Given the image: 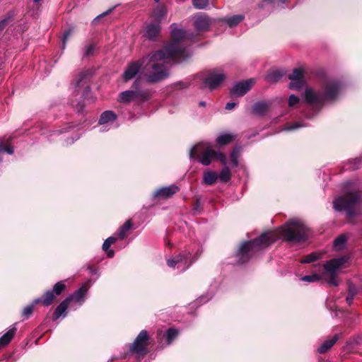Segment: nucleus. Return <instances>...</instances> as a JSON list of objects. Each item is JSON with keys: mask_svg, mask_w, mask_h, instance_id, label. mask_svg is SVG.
<instances>
[{"mask_svg": "<svg viewBox=\"0 0 362 362\" xmlns=\"http://www.w3.org/2000/svg\"><path fill=\"white\" fill-rule=\"evenodd\" d=\"M218 174L212 170H207L204 173L203 181L207 185H212L216 182Z\"/></svg>", "mask_w": 362, "mask_h": 362, "instance_id": "b1692460", "label": "nucleus"}, {"mask_svg": "<svg viewBox=\"0 0 362 362\" xmlns=\"http://www.w3.org/2000/svg\"><path fill=\"white\" fill-rule=\"evenodd\" d=\"M341 90V84L337 81H329L325 86V92H316L312 88H307L304 95L306 102L313 106L320 107L325 101L335 99Z\"/></svg>", "mask_w": 362, "mask_h": 362, "instance_id": "20e7f679", "label": "nucleus"}, {"mask_svg": "<svg viewBox=\"0 0 362 362\" xmlns=\"http://www.w3.org/2000/svg\"><path fill=\"white\" fill-rule=\"evenodd\" d=\"M4 152L7 153L8 154H13V148L10 145L6 144L4 139L3 138H0V153Z\"/></svg>", "mask_w": 362, "mask_h": 362, "instance_id": "c9c22d12", "label": "nucleus"}, {"mask_svg": "<svg viewBox=\"0 0 362 362\" xmlns=\"http://www.w3.org/2000/svg\"><path fill=\"white\" fill-rule=\"evenodd\" d=\"M339 336L337 334L334 335L332 339L326 340L317 349V351L320 354L326 353L328 350H329L332 346L336 343L338 340Z\"/></svg>", "mask_w": 362, "mask_h": 362, "instance_id": "a878e982", "label": "nucleus"}, {"mask_svg": "<svg viewBox=\"0 0 362 362\" xmlns=\"http://www.w3.org/2000/svg\"><path fill=\"white\" fill-rule=\"evenodd\" d=\"M132 228V223L130 221H126V223L122 226L117 231V235L121 239H124L127 235V232Z\"/></svg>", "mask_w": 362, "mask_h": 362, "instance_id": "72a5a7b5", "label": "nucleus"}, {"mask_svg": "<svg viewBox=\"0 0 362 362\" xmlns=\"http://www.w3.org/2000/svg\"><path fill=\"white\" fill-rule=\"evenodd\" d=\"M114 8H115V7H112V8H109L107 11H106L103 12V13L100 14L99 16H98L96 18H94L93 21H97L101 17L110 14L114 10Z\"/></svg>", "mask_w": 362, "mask_h": 362, "instance_id": "8fccbe9b", "label": "nucleus"}, {"mask_svg": "<svg viewBox=\"0 0 362 362\" xmlns=\"http://www.w3.org/2000/svg\"><path fill=\"white\" fill-rule=\"evenodd\" d=\"M231 178V173L228 167H225L218 175V179L222 182H227Z\"/></svg>", "mask_w": 362, "mask_h": 362, "instance_id": "2f4dec72", "label": "nucleus"}, {"mask_svg": "<svg viewBox=\"0 0 362 362\" xmlns=\"http://www.w3.org/2000/svg\"><path fill=\"white\" fill-rule=\"evenodd\" d=\"M239 153H240V148L238 147L235 148L234 150L231 153V155H230L231 163L233 166H237L238 165Z\"/></svg>", "mask_w": 362, "mask_h": 362, "instance_id": "4c0bfd02", "label": "nucleus"}, {"mask_svg": "<svg viewBox=\"0 0 362 362\" xmlns=\"http://www.w3.org/2000/svg\"><path fill=\"white\" fill-rule=\"evenodd\" d=\"M94 49H95V46L93 45H87L84 49L83 54L86 57H89L90 55H91L93 53Z\"/></svg>", "mask_w": 362, "mask_h": 362, "instance_id": "de8ad7c7", "label": "nucleus"}, {"mask_svg": "<svg viewBox=\"0 0 362 362\" xmlns=\"http://www.w3.org/2000/svg\"><path fill=\"white\" fill-rule=\"evenodd\" d=\"M282 76L283 74L280 71L272 70L267 73L266 75V79L270 83H276L281 79Z\"/></svg>", "mask_w": 362, "mask_h": 362, "instance_id": "7c9ffc66", "label": "nucleus"}, {"mask_svg": "<svg viewBox=\"0 0 362 362\" xmlns=\"http://www.w3.org/2000/svg\"><path fill=\"white\" fill-rule=\"evenodd\" d=\"M349 293L351 295L353 294V296H355V295L357 293L356 288L354 286H350L349 288Z\"/></svg>", "mask_w": 362, "mask_h": 362, "instance_id": "3c124183", "label": "nucleus"}, {"mask_svg": "<svg viewBox=\"0 0 362 362\" xmlns=\"http://www.w3.org/2000/svg\"><path fill=\"white\" fill-rule=\"evenodd\" d=\"M57 296L52 291H47L41 298H36L34 300L35 303H42L45 306L50 305Z\"/></svg>", "mask_w": 362, "mask_h": 362, "instance_id": "aec40b11", "label": "nucleus"}, {"mask_svg": "<svg viewBox=\"0 0 362 362\" xmlns=\"http://www.w3.org/2000/svg\"><path fill=\"white\" fill-rule=\"evenodd\" d=\"M190 158H198V161L203 165H209L212 160L218 158L221 162L226 165V159L223 153L216 152L211 146L206 143H199L192 147L189 152Z\"/></svg>", "mask_w": 362, "mask_h": 362, "instance_id": "423d86ee", "label": "nucleus"}, {"mask_svg": "<svg viewBox=\"0 0 362 362\" xmlns=\"http://www.w3.org/2000/svg\"><path fill=\"white\" fill-rule=\"evenodd\" d=\"M77 106H78L77 107V110H78V112L81 111L83 110V106L81 105L80 104H78Z\"/></svg>", "mask_w": 362, "mask_h": 362, "instance_id": "5fc2aeb1", "label": "nucleus"}, {"mask_svg": "<svg viewBox=\"0 0 362 362\" xmlns=\"http://www.w3.org/2000/svg\"><path fill=\"white\" fill-rule=\"evenodd\" d=\"M305 127V125L301 122H294L293 124H289L285 126L284 130L285 131H291L297 129L300 127Z\"/></svg>", "mask_w": 362, "mask_h": 362, "instance_id": "ea45409f", "label": "nucleus"}, {"mask_svg": "<svg viewBox=\"0 0 362 362\" xmlns=\"http://www.w3.org/2000/svg\"><path fill=\"white\" fill-rule=\"evenodd\" d=\"M300 279L303 281L315 282V281H317L318 280H320V276L319 274H312V275H308V276H303Z\"/></svg>", "mask_w": 362, "mask_h": 362, "instance_id": "a19ab883", "label": "nucleus"}, {"mask_svg": "<svg viewBox=\"0 0 362 362\" xmlns=\"http://www.w3.org/2000/svg\"><path fill=\"white\" fill-rule=\"evenodd\" d=\"M288 78L291 81L289 85L290 88L293 90L302 88L305 84L304 69L303 68L293 69V72L288 76Z\"/></svg>", "mask_w": 362, "mask_h": 362, "instance_id": "f8f14e48", "label": "nucleus"}, {"mask_svg": "<svg viewBox=\"0 0 362 362\" xmlns=\"http://www.w3.org/2000/svg\"><path fill=\"white\" fill-rule=\"evenodd\" d=\"M142 66H144V58L141 61L130 63L122 75L123 79L125 81L132 79L139 72Z\"/></svg>", "mask_w": 362, "mask_h": 362, "instance_id": "2eb2a0df", "label": "nucleus"}, {"mask_svg": "<svg viewBox=\"0 0 362 362\" xmlns=\"http://www.w3.org/2000/svg\"><path fill=\"white\" fill-rule=\"evenodd\" d=\"M160 30L158 23L149 24L146 28L145 35L150 40H153L158 35Z\"/></svg>", "mask_w": 362, "mask_h": 362, "instance_id": "4be33fe9", "label": "nucleus"}, {"mask_svg": "<svg viewBox=\"0 0 362 362\" xmlns=\"http://www.w3.org/2000/svg\"><path fill=\"white\" fill-rule=\"evenodd\" d=\"M193 6L197 9H203L206 7L209 0H193Z\"/></svg>", "mask_w": 362, "mask_h": 362, "instance_id": "58836bf2", "label": "nucleus"}, {"mask_svg": "<svg viewBox=\"0 0 362 362\" xmlns=\"http://www.w3.org/2000/svg\"><path fill=\"white\" fill-rule=\"evenodd\" d=\"M287 0H280L282 4H284Z\"/></svg>", "mask_w": 362, "mask_h": 362, "instance_id": "052dcab7", "label": "nucleus"}, {"mask_svg": "<svg viewBox=\"0 0 362 362\" xmlns=\"http://www.w3.org/2000/svg\"><path fill=\"white\" fill-rule=\"evenodd\" d=\"M171 28L173 42L163 49L152 52L144 57L143 75L148 83H158L169 76L170 73L164 59H173L180 62L190 56L184 44L185 40L190 38L189 35L184 30L180 29L176 24L171 25Z\"/></svg>", "mask_w": 362, "mask_h": 362, "instance_id": "f257e3e1", "label": "nucleus"}, {"mask_svg": "<svg viewBox=\"0 0 362 362\" xmlns=\"http://www.w3.org/2000/svg\"><path fill=\"white\" fill-rule=\"evenodd\" d=\"M166 8L163 6L158 5L153 10L152 17L156 21V23L159 24L162 19L166 16Z\"/></svg>", "mask_w": 362, "mask_h": 362, "instance_id": "393cba45", "label": "nucleus"}, {"mask_svg": "<svg viewBox=\"0 0 362 362\" xmlns=\"http://www.w3.org/2000/svg\"><path fill=\"white\" fill-rule=\"evenodd\" d=\"M348 257L342 256L332 259L324 264L325 270L331 276V279L329 281V284L331 286H337L338 285V281L335 278V274L339 269L345 268L348 266Z\"/></svg>", "mask_w": 362, "mask_h": 362, "instance_id": "0eeeda50", "label": "nucleus"}, {"mask_svg": "<svg viewBox=\"0 0 362 362\" xmlns=\"http://www.w3.org/2000/svg\"><path fill=\"white\" fill-rule=\"evenodd\" d=\"M244 19L243 15H235L227 18L221 19L223 22L226 23L229 27L233 28L236 26Z\"/></svg>", "mask_w": 362, "mask_h": 362, "instance_id": "cd10ccee", "label": "nucleus"}, {"mask_svg": "<svg viewBox=\"0 0 362 362\" xmlns=\"http://www.w3.org/2000/svg\"><path fill=\"white\" fill-rule=\"evenodd\" d=\"M70 303V298H66L55 309L53 314V320H56L59 318L66 311L68 305Z\"/></svg>", "mask_w": 362, "mask_h": 362, "instance_id": "412c9836", "label": "nucleus"}, {"mask_svg": "<svg viewBox=\"0 0 362 362\" xmlns=\"http://www.w3.org/2000/svg\"><path fill=\"white\" fill-rule=\"evenodd\" d=\"M73 33V30L69 29L66 30L63 35V42H62V48L64 49L66 46V41L69 36Z\"/></svg>", "mask_w": 362, "mask_h": 362, "instance_id": "09e8293b", "label": "nucleus"}, {"mask_svg": "<svg viewBox=\"0 0 362 362\" xmlns=\"http://www.w3.org/2000/svg\"><path fill=\"white\" fill-rule=\"evenodd\" d=\"M13 13H8L2 20L0 21V26L4 29L8 25V22L13 19Z\"/></svg>", "mask_w": 362, "mask_h": 362, "instance_id": "79ce46f5", "label": "nucleus"}, {"mask_svg": "<svg viewBox=\"0 0 362 362\" xmlns=\"http://www.w3.org/2000/svg\"><path fill=\"white\" fill-rule=\"evenodd\" d=\"M179 191V187L175 185L163 187L156 190L153 196L161 199H167L172 197Z\"/></svg>", "mask_w": 362, "mask_h": 362, "instance_id": "6ab92c4d", "label": "nucleus"}, {"mask_svg": "<svg viewBox=\"0 0 362 362\" xmlns=\"http://www.w3.org/2000/svg\"><path fill=\"white\" fill-rule=\"evenodd\" d=\"M300 102L299 98L295 95L292 94L288 98V105L290 107H293Z\"/></svg>", "mask_w": 362, "mask_h": 362, "instance_id": "49530a36", "label": "nucleus"}, {"mask_svg": "<svg viewBox=\"0 0 362 362\" xmlns=\"http://www.w3.org/2000/svg\"><path fill=\"white\" fill-rule=\"evenodd\" d=\"M268 109L267 103L263 102L257 103L252 107V112L258 115H262L267 112Z\"/></svg>", "mask_w": 362, "mask_h": 362, "instance_id": "c85d7f7f", "label": "nucleus"}, {"mask_svg": "<svg viewBox=\"0 0 362 362\" xmlns=\"http://www.w3.org/2000/svg\"><path fill=\"white\" fill-rule=\"evenodd\" d=\"M73 142H74V141H73V140H71V141H67V144H72Z\"/></svg>", "mask_w": 362, "mask_h": 362, "instance_id": "13d9d810", "label": "nucleus"}, {"mask_svg": "<svg viewBox=\"0 0 362 362\" xmlns=\"http://www.w3.org/2000/svg\"><path fill=\"white\" fill-rule=\"evenodd\" d=\"M150 98V93L147 90H125L119 95V101L121 103H129L135 100L141 101L147 100Z\"/></svg>", "mask_w": 362, "mask_h": 362, "instance_id": "9b49d317", "label": "nucleus"}, {"mask_svg": "<svg viewBox=\"0 0 362 362\" xmlns=\"http://www.w3.org/2000/svg\"><path fill=\"white\" fill-rule=\"evenodd\" d=\"M65 286L64 281H59L54 286L53 289L51 291L57 296L65 289Z\"/></svg>", "mask_w": 362, "mask_h": 362, "instance_id": "e433bc0d", "label": "nucleus"}, {"mask_svg": "<svg viewBox=\"0 0 362 362\" xmlns=\"http://www.w3.org/2000/svg\"><path fill=\"white\" fill-rule=\"evenodd\" d=\"M116 242V238L115 237H109L107 238L103 245V250L106 252L107 256L109 257H112L114 256V251L112 250H110V247L112 244Z\"/></svg>", "mask_w": 362, "mask_h": 362, "instance_id": "bb28decb", "label": "nucleus"}, {"mask_svg": "<svg viewBox=\"0 0 362 362\" xmlns=\"http://www.w3.org/2000/svg\"><path fill=\"white\" fill-rule=\"evenodd\" d=\"M234 139V135L231 134H223L216 139V143L220 146H224L231 143Z\"/></svg>", "mask_w": 362, "mask_h": 362, "instance_id": "c756f323", "label": "nucleus"}, {"mask_svg": "<svg viewBox=\"0 0 362 362\" xmlns=\"http://www.w3.org/2000/svg\"><path fill=\"white\" fill-rule=\"evenodd\" d=\"M178 335V331L173 328H170L165 334L167 344L169 345Z\"/></svg>", "mask_w": 362, "mask_h": 362, "instance_id": "f704fd0d", "label": "nucleus"}, {"mask_svg": "<svg viewBox=\"0 0 362 362\" xmlns=\"http://www.w3.org/2000/svg\"><path fill=\"white\" fill-rule=\"evenodd\" d=\"M90 74L88 71H83L80 73L76 81L75 87L76 91L79 93L82 88H84V92L88 93L90 87L88 85Z\"/></svg>", "mask_w": 362, "mask_h": 362, "instance_id": "f3484780", "label": "nucleus"}, {"mask_svg": "<svg viewBox=\"0 0 362 362\" xmlns=\"http://www.w3.org/2000/svg\"><path fill=\"white\" fill-rule=\"evenodd\" d=\"M346 242V235H341L338 238H337L335 239V240L334 241V247L337 250H340L345 247Z\"/></svg>", "mask_w": 362, "mask_h": 362, "instance_id": "473e14b6", "label": "nucleus"}, {"mask_svg": "<svg viewBox=\"0 0 362 362\" xmlns=\"http://www.w3.org/2000/svg\"><path fill=\"white\" fill-rule=\"evenodd\" d=\"M354 297V296H353V294L351 295V294L348 293V296L346 298V300L349 305H351L352 303Z\"/></svg>", "mask_w": 362, "mask_h": 362, "instance_id": "864d4df0", "label": "nucleus"}, {"mask_svg": "<svg viewBox=\"0 0 362 362\" xmlns=\"http://www.w3.org/2000/svg\"><path fill=\"white\" fill-rule=\"evenodd\" d=\"M255 83L254 79L240 81L234 85L230 93L232 96L241 97L247 93Z\"/></svg>", "mask_w": 362, "mask_h": 362, "instance_id": "ddd939ff", "label": "nucleus"}, {"mask_svg": "<svg viewBox=\"0 0 362 362\" xmlns=\"http://www.w3.org/2000/svg\"><path fill=\"white\" fill-rule=\"evenodd\" d=\"M35 3L40 2L41 0H33Z\"/></svg>", "mask_w": 362, "mask_h": 362, "instance_id": "680f3d73", "label": "nucleus"}, {"mask_svg": "<svg viewBox=\"0 0 362 362\" xmlns=\"http://www.w3.org/2000/svg\"><path fill=\"white\" fill-rule=\"evenodd\" d=\"M89 288V285L88 283L84 284L76 290L72 295L69 296L66 298H70V303L71 301H75L78 303V305H81L85 301V297Z\"/></svg>", "mask_w": 362, "mask_h": 362, "instance_id": "dca6fc26", "label": "nucleus"}, {"mask_svg": "<svg viewBox=\"0 0 362 362\" xmlns=\"http://www.w3.org/2000/svg\"><path fill=\"white\" fill-rule=\"evenodd\" d=\"M197 256L192 257L191 252H187L168 259V265L173 269L177 268L180 272L185 271L195 261Z\"/></svg>", "mask_w": 362, "mask_h": 362, "instance_id": "6e6552de", "label": "nucleus"}, {"mask_svg": "<svg viewBox=\"0 0 362 362\" xmlns=\"http://www.w3.org/2000/svg\"><path fill=\"white\" fill-rule=\"evenodd\" d=\"M278 239L275 232L262 234L259 238L243 243L236 252L237 263L243 264L249 261L252 255L262 249L268 247Z\"/></svg>", "mask_w": 362, "mask_h": 362, "instance_id": "f03ea898", "label": "nucleus"}, {"mask_svg": "<svg viewBox=\"0 0 362 362\" xmlns=\"http://www.w3.org/2000/svg\"><path fill=\"white\" fill-rule=\"evenodd\" d=\"M156 3L159 2L160 0H154Z\"/></svg>", "mask_w": 362, "mask_h": 362, "instance_id": "e2e57ef3", "label": "nucleus"}, {"mask_svg": "<svg viewBox=\"0 0 362 362\" xmlns=\"http://www.w3.org/2000/svg\"><path fill=\"white\" fill-rule=\"evenodd\" d=\"M236 106V103H228L226 105V109L228 110H231L232 109H233Z\"/></svg>", "mask_w": 362, "mask_h": 362, "instance_id": "603ef678", "label": "nucleus"}, {"mask_svg": "<svg viewBox=\"0 0 362 362\" xmlns=\"http://www.w3.org/2000/svg\"><path fill=\"white\" fill-rule=\"evenodd\" d=\"M226 75L218 69H214L208 73L204 79L203 86L210 90L218 88L225 80Z\"/></svg>", "mask_w": 362, "mask_h": 362, "instance_id": "9d476101", "label": "nucleus"}, {"mask_svg": "<svg viewBox=\"0 0 362 362\" xmlns=\"http://www.w3.org/2000/svg\"><path fill=\"white\" fill-rule=\"evenodd\" d=\"M148 339L147 332L142 330L131 344L130 350L139 356H144L146 354Z\"/></svg>", "mask_w": 362, "mask_h": 362, "instance_id": "1a4fd4ad", "label": "nucleus"}, {"mask_svg": "<svg viewBox=\"0 0 362 362\" xmlns=\"http://www.w3.org/2000/svg\"><path fill=\"white\" fill-rule=\"evenodd\" d=\"M318 256L315 253L308 255L305 259L300 260L301 263H310L318 259Z\"/></svg>", "mask_w": 362, "mask_h": 362, "instance_id": "a18cd8bd", "label": "nucleus"}, {"mask_svg": "<svg viewBox=\"0 0 362 362\" xmlns=\"http://www.w3.org/2000/svg\"><path fill=\"white\" fill-rule=\"evenodd\" d=\"M16 328L13 325L6 333L0 337V348L7 345L14 337Z\"/></svg>", "mask_w": 362, "mask_h": 362, "instance_id": "5701e85b", "label": "nucleus"}, {"mask_svg": "<svg viewBox=\"0 0 362 362\" xmlns=\"http://www.w3.org/2000/svg\"><path fill=\"white\" fill-rule=\"evenodd\" d=\"M205 104H206V103H205V102H203V101L200 102V103H199V105H200L201 106H204V105H205Z\"/></svg>", "mask_w": 362, "mask_h": 362, "instance_id": "4d7b16f0", "label": "nucleus"}, {"mask_svg": "<svg viewBox=\"0 0 362 362\" xmlns=\"http://www.w3.org/2000/svg\"><path fill=\"white\" fill-rule=\"evenodd\" d=\"M279 233L286 241L298 243L306 240L310 233L302 221L293 219L279 228Z\"/></svg>", "mask_w": 362, "mask_h": 362, "instance_id": "39448f33", "label": "nucleus"}, {"mask_svg": "<svg viewBox=\"0 0 362 362\" xmlns=\"http://www.w3.org/2000/svg\"><path fill=\"white\" fill-rule=\"evenodd\" d=\"M343 191L344 194L333 201V207L336 211H344L347 217L351 218L356 214V208L361 201V197L352 182H346Z\"/></svg>", "mask_w": 362, "mask_h": 362, "instance_id": "7ed1b4c3", "label": "nucleus"}, {"mask_svg": "<svg viewBox=\"0 0 362 362\" xmlns=\"http://www.w3.org/2000/svg\"><path fill=\"white\" fill-rule=\"evenodd\" d=\"M263 1L267 2V3H272L274 1V0H263Z\"/></svg>", "mask_w": 362, "mask_h": 362, "instance_id": "6e6d98bb", "label": "nucleus"}, {"mask_svg": "<svg viewBox=\"0 0 362 362\" xmlns=\"http://www.w3.org/2000/svg\"><path fill=\"white\" fill-rule=\"evenodd\" d=\"M13 13H8L2 20L0 21V26L4 29L8 25V22L13 19Z\"/></svg>", "mask_w": 362, "mask_h": 362, "instance_id": "37998d69", "label": "nucleus"}, {"mask_svg": "<svg viewBox=\"0 0 362 362\" xmlns=\"http://www.w3.org/2000/svg\"><path fill=\"white\" fill-rule=\"evenodd\" d=\"M211 23V19L205 15H197L194 16V25L198 31H206Z\"/></svg>", "mask_w": 362, "mask_h": 362, "instance_id": "a211bd4d", "label": "nucleus"}, {"mask_svg": "<svg viewBox=\"0 0 362 362\" xmlns=\"http://www.w3.org/2000/svg\"><path fill=\"white\" fill-rule=\"evenodd\" d=\"M3 30V28L0 26V31H1Z\"/></svg>", "mask_w": 362, "mask_h": 362, "instance_id": "69168bd1", "label": "nucleus"}, {"mask_svg": "<svg viewBox=\"0 0 362 362\" xmlns=\"http://www.w3.org/2000/svg\"><path fill=\"white\" fill-rule=\"evenodd\" d=\"M35 304L33 302L31 305H27L23 310V316L28 318L32 314Z\"/></svg>", "mask_w": 362, "mask_h": 362, "instance_id": "c03bdc74", "label": "nucleus"}, {"mask_svg": "<svg viewBox=\"0 0 362 362\" xmlns=\"http://www.w3.org/2000/svg\"><path fill=\"white\" fill-rule=\"evenodd\" d=\"M137 85V82H134V86H136Z\"/></svg>", "mask_w": 362, "mask_h": 362, "instance_id": "0e129e2a", "label": "nucleus"}, {"mask_svg": "<svg viewBox=\"0 0 362 362\" xmlns=\"http://www.w3.org/2000/svg\"><path fill=\"white\" fill-rule=\"evenodd\" d=\"M117 118L116 115L110 110L102 113L98 124L101 126L100 132H105L114 127V122Z\"/></svg>", "mask_w": 362, "mask_h": 362, "instance_id": "4468645a", "label": "nucleus"}, {"mask_svg": "<svg viewBox=\"0 0 362 362\" xmlns=\"http://www.w3.org/2000/svg\"><path fill=\"white\" fill-rule=\"evenodd\" d=\"M357 163H359L361 162V160L360 159H356L355 160Z\"/></svg>", "mask_w": 362, "mask_h": 362, "instance_id": "bf43d9fd", "label": "nucleus"}]
</instances>
